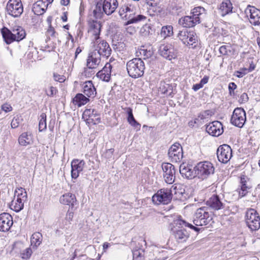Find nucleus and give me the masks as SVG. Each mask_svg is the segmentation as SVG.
Listing matches in <instances>:
<instances>
[{
  "instance_id": "obj_1",
  "label": "nucleus",
  "mask_w": 260,
  "mask_h": 260,
  "mask_svg": "<svg viewBox=\"0 0 260 260\" xmlns=\"http://www.w3.org/2000/svg\"><path fill=\"white\" fill-rule=\"evenodd\" d=\"M184 227H188L197 232L200 231V228L187 222L181 216L178 217L169 224V229L176 240L179 243L186 241L189 237V234Z\"/></svg>"
},
{
  "instance_id": "obj_2",
  "label": "nucleus",
  "mask_w": 260,
  "mask_h": 260,
  "mask_svg": "<svg viewBox=\"0 0 260 260\" xmlns=\"http://www.w3.org/2000/svg\"><path fill=\"white\" fill-rule=\"evenodd\" d=\"M206 14V10L203 7H195L191 10L190 15L181 17L179 19L178 23L183 27H192L204 20Z\"/></svg>"
},
{
  "instance_id": "obj_3",
  "label": "nucleus",
  "mask_w": 260,
  "mask_h": 260,
  "mask_svg": "<svg viewBox=\"0 0 260 260\" xmlns=\"http://www.w3.org/2000/svg\"><path fill=\"white\" fill-rule=\"evenodd\" d=\"M1 32L4 42L7 45L14 42H19L23 40L26 36L25 29L20 26L13 27L11 29L3 26L1 29Z\"/></svg>"
},
{
  "instance_id": "obj_4",
  "label": "nucleus",
  "mask_w": 260,
  "mask_h": 260,
  "mask_svg": "<svg viewBox=\"0 0 260 260\" xmlns=\"http://www.w3.org/2000/svg\"><path fill=\"white\" fill-rule=\"evenodd\" d=\"M118 7L117 0H104L103 2H98L93 13L96 18L102 17L104 14L110 15Z\"/></svg>"
},
{
  "instance_id": "obj_5",
  "label": "nucleus",
  "mask_w": 260,
  "mask_h": 260,
  "mask_svg": "<svg viewBox=\"0 0 260 260\" xmlns=\"http://www.w3.org/2000/svg\"><path fill=\"white\" fill-rule=\"evenodd\" d=\"M176 187H172L171 189L161 188L158 190L152 198V202L156 205L164 204L167 205L170 203L172 199L173 190H176ZM179 193L182 196V192L175 191V194Z\"/></svg>"
},
{
  "instance_id": "obj_6",
  "label": "nucleus",
  "mask_w": 260,
  "mask_h": 260,
  "mask_svg": "<svg viewBox=\"0 0 260 260\" xmlns=\"http://www.w3.org/2000/svg\"><path fill=\"white\" fill-rule=\"evenodd\" d=\"M145 64L140 58H135L126 63V69L129 76L133 78L142 77L144 73Z\"/></svg>"
},
{
  "instance_id": "obj_7",
  "label": "nucleus",
  "mask_w": 260,
  "mask_h": 260,
  "mask_svg": "<svg viewBox=\"0 0 260 260\" xmlns=\"http://www.w3.org/2000/svg\"><path fill=\"white\" fill-rule=\"evenodd\" d=\"M212 214L208 211L206 207L198 209L193 216V223L196 226H203L208 224H211L212 221Z\"/></svg>"
},
{
  "instance_id": "obj_8",
  "label": "nucleus",
  "mask_w": 260,
  "mask_h": 260,
  "mask_svg": "<svg viewBox=\"0 0 260 260\" xmlns=\"http://www.w3.org/2000/svg\"><path fill=\"white\" fill-rule=\"evenodd\" d=\"M197 176L203 180L213 175L214 173L213 165L208 161L200 162L194 167Z\"/></svg>"
},
{
  "instance_id": "obj_9",
  "label": "nucleus",
  "mask_w": 260,
  "mask_h": 260,
  "mask_svg": "<svg viewBox=\"0 0 260 260\" xmlns=\"http://www.w3.org/2000/svg\"><path fill=\"white\" fill-rule=\"evenodd\" d=\"M177 37L186 46L194 48L197 45V37L193 31H187L186 29L179 30Z\"/></svg>"
},
{
  "instance_id": "obj_10",
  "label": "nucleus",
  "mask_w": 260,
  "mask_h": 260,
  "mask_svg": "<svg viewBox=\"0 0 260 260\" xmlns=\"http://www.w3.org/2000/svg\"><path fill=\"white\" fill-rule=\"evenodd\" d=\"M245 220L247 225L251 231H256L260 228V217L254 209L247 210Z\"/></svg>"
},
{
  "instance_id": "obj_11",
  "label": "nucleus",
  "mask_w": 260,
  "mask_h": 260,
  "mask_svg": "<svg viewBox=\"0 0 260 260\" xmlns=\"http://www.w3.org/2000/svg\"><path fill=\"white\" fill-rule=\"evenodd\" d=\"M9 15L13 17H18L23 12V7L21 0H9L6 6Z\"/></svg>"
},
{
  "instance_id": "obj_12",
  "label": "nucleus",
  "mask_w": 260,
  "mask_h": 260,
  "mask_svg": "<svg viewBox=\"0 0 260 260\" xmlns=\"http://www.w3.org/2000/svg\"><path fill=\"white\" fill-rule=\"evenodd\" d=\"M246 119V112L242 108H236L233 112L231 122L236 126L241 128L243 126Z\"/></svg>"
},
{
  "instance_id": "obj_13",
  "label": "nucleus",
  "mask_w": 260,
  "mask_h": 260,
  "mask_svg": "<svg viewBox=\"0 0 260 260\" xmlns=\"http://www.w3.org/2000/svg\"><path fill=\"white\" fill-rule=\"evenodd\" d=\"M94 43L95 48L94 51L98 52L101 57L102 56L107 58L110 56L112 49L106 41L102 40L99 38L94 40Z\"/></svg>"
},
{
  "instance_id": "obj_14",
  "label": "nucleus",
  "mask_w": 260,
  "mask_h": 260,
  "mask_svg": "<svg viewBox=\"0 0 260 260\" xmlns=\"http://www.w3.org/2000/svg\"><path fill=\"white\" fill-rule=\"evenodd\" d=\"M168 154L172 162H180L183 158V150L181 145L178 143H174L169 148Z\"/></svg>"
},
{
  "instance_id": "obj_15",
  "label": "nucleus",
  "mask_w": 260,
  "mask_h": 260,
  "mask_svg": "<svg viewBox=\"0 0 260 260\" xmlns=\"http://www.w3.org/2000/svg\"><path fill=\"white\" fill-rule=\"evenodd\" d=\"M217 156L219 161L226 164L232 156V150L227 144L220 146L217 150Z\"/></svg>"
},
{
  "instance_id": "obj_16",
  "label": "nucleus",
  "mask_w": 260,
  "mask_h": 260,
  "mask_svg": "<svg viewBox=\"0 0 260 260\" xmlns=\"http://www.w3.org/2000/svg\"><path fill=\"white\" fill-rule=\"evenodd\" d=\"M161 167L164 171L165 182L168 184H172L174 182L175 178L176 171L174 166L170 163H164Z\"/></svg>"
},
{
  "instance_id": "obj_17",
  "label": "nucleus",
  "mask_w": 260,
  "mask_h": 260,
  "mask_svg": "<svg viewBox=\"0 0 260 260\" xmlns=\"http://www.w3.org/2000/svg\"><path fill=\"white\" fill-rule=\"evenodd\" d=\"M245 13L249 16V22L253 25H260V10L255 7L248 6Z\"/></svg>"
},
{
  "instance_id": "obj_18",
  "label": "nucleus",
  "mask_w": 260,
  "mask_h": 260,
  "mask_svg": "<svg viewBox=\"0 0 260 260\" xmlns=\"http://www.w3.org/2000/svg\"><path fill=\"white\" fill-rule=\"evenodd\" d=\"M159 53L163 57L171 60L177 57V52L170 44H161L159 48Z\"/></svg>"
},
{
  "instance_id": "obj_19",
  "label": "nucleus",
  "mask_w": 260,
  "mask_h": 260,
  "mask_svg": "<svg viewBox=\"0 0 260 260\" xmlns=\"http://www.w3.org/2000/svg\"><path fill=\"white\" fill-rule=\"evenodd\" d=\"M206 132L210 135L218 137L223 132L222 123L218 121H214L206 125Z\"/></svg>"
},
{
  "instance_id": "obj_20",
  "label": "nucleus",
  "mask_w": 260,
  "mask_h": 260,
  "mask_svg": "<svg viewBox=\"0 0 260 260\" xmlns=\"http://www.w3.org/2000/svg\"><path fill=\"white\" fill-rule=\"evenodd\" d=\"M13 223L12 216L8 213H3L0 214V231H8Z\"/></svg>"
},
{
  "instance_id": "obj_21",
  "label": "nucleus",
  "mask_w": 260,
  "mask_h": 260,
  "mask_svg": "<svg viewBox=\"0 0 260 260\" xmlns=\"http://www.w3.org/2000/svg\"><path fill=\"white\" fill-rule=\"evenodd\" d=\"M85 163L83 160L74 159L71 163V176L73 179H77L79 173L82 171Z\"/></svg>"
},
{
  "instance_id": "obj_22",
  "label": "nucleus",
  "mask_w": 260,
  "mask_h": 260,
  "mask_svg": "<svg viewBox=\"0 0 260 260\" xmlns=\"http://www.w3.org/2000/svg\"><path fill=\"white\" fill-rule=\"evenodd\" d=\"M179 171L183 177L187 179H192L197 175L194 167L192 166L182 164L180 166Z\"/></svg>"
},
{
  "instance_id": "obj_23",
  "label": "nucleus",
  "mask_w": 260,
  "mask_h": 260,
  "mask_svg": "<svg viewBox=\"0 0 260 260\" xmlns=\"http://www.w3.org/2000/svg\"><path fill=\"white\" fill-rule=\"evenodd\" d=\"M101 57L96 51H93L89 54L87 59V66L90 69H95L100 64Z\"/></svg>"
},
{
  "instance_id": "obj_24",
  "label": "nucleus",
  "mask_w": 260,
  "mask_h": 260,
  "mask_svg": "<svg viewBox=\"0 0 260 260\" xmlns=\"http://www.w3.org/2000/svg\"><path fill=\"white\" fill-rule=\"evenodd\" d=\"M206 205L212 209L219 210L223 208L224 204L220 197L217 194H213L207 201Z\"/></svg>"
},
{
  "instance_id": "obj_25",
  "label": "nucleus",
  "mask_w": 260,
  "mask_h": 260,
  "mask_svg": "<svg viewBox=\"0 0 260 260\" xmlns=\"http://www.w3.org/2000/svg\"><path fill=\"white\" fill-rule=\"evenodd\" d=\"M83 92L88 98H93L96 94V89L92 81H86L82 85Z\"/></svg>"
},
{
  "instance_id": "obj_26",
  "label": "nucleus",
  "mask_w": 260,
  "mask_h": 260,
  "mask_svg": "<svg viewBox=\"0 0 260 260\" xmlns=\"http://www.w3.org/2000/svg\"><path fill=\"white\" fill-rule=\"evenodd\" d=\"M89 31L92 32L94 36V40L100 38L101 33V24L97 20H90L88 21Z\"/></svg>"
},
{
  "instance_id": "obj_27",
  "label": "nucleus",
  "mask_w": 260,
  "mask_h": 260,
  "mask_svg": "<svg viewBox=\"0 0 260 260\" xmlns=\"http://www.w3.org/2000/svg\"><path fill=\"white\" fill-rule=\"evenodd\" d=\"M48 4H46L44 0L38 1L34 4L32 11L35 14L37 15H41L43 14L47 9Z\"/></svg>"
},
{
  "instance_id": "obj_28",
  "label": "nucleus",
  "mask_w": 260,
  "mask_h": 260,
  "mask_svg": "<svg viewBox=\"0 0 260 260\" xmlns=\"http://www.w3.org/2000/svg\"><path fill=\"white\" fill-rule=\"evenodd\" d=\"M126 16V18L124 19L126 21L125 25L137 23L146 19V17L143 15L136 14L135 11L131 15Z\"/></svg>"
},
{
  "instance_id": "obj_29",
  "label": "nucleus",
  "mask_w": 260,
  "mask_h": 260,
  "mask_svg": "<svg viewBox=\"0 0 260 260\" xmlns=\"http://www.w3.org/2000/svg\"><path fill=\"white\" fill-rule=\"evenodd\" d=\"M84 115H88V120L93 124H96L100 122L101 118L98 111L94 109H86L84 112Z\"/></svg>"
},
{
  "instance_id": "obj_30",
  "label": "nucleus",
  "mask_w": 260,
  "mask_h": 260,
  "mask_svg": "<svg viewBox=\"0 0 260 260\" xmlns=\"http://www.w3.org/2000/svg\"><path fill=\"white\" fill-rule=\"evenodd\" d=\"M59 201L62 204L69 205L73 207L77 200L75 194L67 193L60 197Z\"/></svg>"
},
{
  "instance_id": "obj_31",
  "label": "nucleus",
  "mask_w": 260,
  "mask_h": 260,
  "mask_svg": "<svg viewBox=\"0 0 260 260\" xmlns=\"http://www.w3.org/2000/svg\"><path fill=\"white\" fill-rule=\"evenodd\" d=\"M134 11V7L131 5L124 4L120 7L118 14L120 18L124 20L126 16L125 15H131Z\"/></svg>"
},
{
  "instance_id": "obj_32",
  "label": "nucleus",
  "mask_w": 260,
  "mask_h": 260,
  "mask_svg": "<svg viewBox=\"0 0 260 260\" xmlns=\"http://www.w3.org/2000/svg\"><path fill=\"white\" fill-rule=\"evenodd\" d=\"M233 5L230 0H225L220 5L219 12L221 16L224 17L232 12Z\"/></svg>"
},
{
  "instance_id": "obj_33",
  "label": "nucleus",
  "mask_w": 260,
  "mask_h": 260,
  "mask_svg": "<svg viewBox=\"0 0 260 260\" xmlns=\"http://www.w3.org/2000/svg\"><path fill=\"white\" fill-rule=\"evenodd\" d=\"M82 93H77L73 99V103L78 107H81L87 103L89 100Z\"/></svg>"
},
{
  "instance_id": "obj_34",
  "label": "nucleus",
  "mask_w": 260,
  "mask_h": 260,
  "mask_svg": "<svg viewBox=\"0 0 260 260\" xmlns=\"http://www.w3.org/2000/svg\"><path fill=\"white\" fill-rule=\"evenodd\" d=\"M250 187L247 184L246 178L245 176L241 177L240 189L239 191V196L241 197L245 196L248 192Z\"/></svg>"
},
{
  "instance_id": "obj_35",
  "label": "nucleus",
  "mask_w": 260,
  "mask_h": 260,
  "mask_svg": "<svg viewBox=\"0 0 260 260\" xmlns=\"http://www.w3.org/2000/svg\"><path fill=\"white\" fill-rule=\"evenodd\" d=\"M42 241V235L39 232L34 233L31 237V245H34L36 247L40 245Z\"/></svg>"
},
{
  "instance_id": "obj_36",
  "label": "nucleus",
  "mask_w": 260,
  "mask_h": 260,
  "mask_svg": "<svg viewBox=\"0 0 260 260\" xmlns=\"http://www.w3.org/2000/svg\"><path fill=\"white\" fill-rule=\"evenodd\" d=\"M19 144L22 146H26L30 144V135H28L27 133H22L18 139Z\"/></svg>"
},
{
  "instance_id": "obj_37",
  "label": "nucleus",
  "mask_w": 260,
  "mask_h": 260,
  "mask_svg": "<svg viewBox=\"0 0 260 260\" xmlns=\"http://www.w3.org/2000/svg\"><path fill=\"white\" fill-rule=\"evenodd\" d=\"M26 200H22V199L19 198V197H17V199L15 201H13L12 202V205L14 206V210L16 212H19L21 210L24 206V203Z\"/></svg>"
},
{
  "instance_id": "obj_38",
  "label": "nucleus",
  "mask_w": 260,
  "mask_h": 260,
  "mask_svg": "<svg viewBox=\"0 0 260 260\" xmlns=\"http://www.w3.org/2000/svg\"><path fill=\"white\" fill-rule=\"evenodd\" d=\"M173 34V28L171 25H167L163 26L161 28L160 35L161 37L166 38L167 37H170Z\"/></svg>"
},
{
  "instance_id": "obj_39",
  "label": "nucleus",
  "mask_w": 260,
  "mask_h": 260,
  "mask_svg": "<svg viewBox=\"0 0 260 260\" xmlns=\"http://www.w3.org/2000/svg\"><path fill=\"white\" fill-rule=\"evenodd\" d=\"M47 127L46 125V115L44 113H42L40 115V119L39 123V130L42 132L45 130Z\"/></svg>"
},
{
  "instance_id": "obj_40",
  "label": "nucleus",
  "mask_w": 260,
  "mask_h": 260,
  "mask_svg": "<svg viewBox=\"0 0 260 260\" xmlns=\"http://www.w3.org/2000/svg\"><path fill=\"white\" fill-rule=\"evenodd\" d=\"M144 250L141 248L133 250V260H143Z\"/></svg>"
},
{
  "instance_id": "obj_41",
  "label": "nucleus",
  "mask_w": 260,
  "mask_h": 260,
  "mask_svg": "<svg viewBox=\"0 0 260 260\" xmlns=\"http://www.w3.org/2000/svg\"><path fill=\"white\" fill-rule=\"evenodd\" d=\"M16 197H19L22 200H26L27 192L25 189L21 187L18 188V190H15L14 197L15 198Z\"/></svg>"
},
{
  "instance_id": "obj_42",
  "label": "nucleus",
  "mask_w": 260,
  "mask_h": 260,
  "mask_svg": "<svg viewBox=\"0 0 260 260\" xmlns=\"http://www.w3.org/2000/svg\"><path fill=\"white\" fill-rule=\"evenodd\" d=\"M140 54L143 56V59H145L150 57L152 54L153 52L151 50H147V49H141L140 50Z\"/></svg>"
},
{
  "instance_id": "obj_43",
  "label": "nucleus",
  "mask_w": 260,
  "mask_h": 260,
  "mask_svg": "<svg viewBox=\"0 0 260 260\" xmlns=\"http://www.w3.org/2000/svg\"><path fill=\"white\" fill-rule=\"evenodd\" d=\"M32 254V250L30 248H27L20 253V257L23 259L29 258Z\"/></svg>"
},
{
  "instance_id": "obj_44",
  "label": "nucleus",
  "mask_w": 260,
  "mask_h": 260,
  "mask_svg": "<svg viewBox=\"0 0 260 260\" xmlns=\"http://www.w3.org/2000/svg\"><path fill=\"white\" fill-rule=\"evenodd\" d=\"M96 76L104 81H109L111 77L107 73V75L103 71H99L96 74Z\"/></svg>"
},
{
  "instance_id": "obj_45",
  "label": "nucleus",
  "mask_w": 260,
  "mask_h": 260,
  "mask_svg": "<svg viewBox=\"0 0 260 260\" xmlns=\"http://www.w3.org/2000/svg\"><path fill=\"white\" fill-rule=\"evenodd\" d=\"M231 47L229 46L223 45L219 49V51L220 54L226 55H228V52L230 51Z\"/></svg>"
},
{
  "instance_id": "obj_46",
  "label": "nucleus",
  "mask_w": 260,
  "mask_h": 260,
  "mask_svg": "<svg viewBox=\"0 0 260 260\" xmlns=\"http://www.w3.org/2000/svg\"><path fill=\"white\" fill-rule=\"evenodd\" d=\"M126 113L128 115L127 121L129 123V124L133 122L134 121L136 120L133 114V110L131 108H128L127 109Z\"/></svg>"
},
{
  "instance_id": "obj_47",
  "label": "nucleus",
  "mask_w": 260,
  "mask_h": 260,
  "mask_svg": "<svg viewBox=\"0 0 260 260\" xmlns=\"http://www.w3.org/2000/svg\"><path fill=\"white\" fill-rule=\"evenodd\" d=\"M21 120V119L18 116L14 117L11 122V127L13 128H17L19 126Z\"/></svg>"
},
{
  "instance_id": "obj_48",
  "label": "nucleus",
  "mask_w": 260,
  "mask_h": 260,
  "mask_svg": "<svg viewBox=\"0 0 260 260\" xmlns=\"http://www.w3.org/2000/svg\"><path fill=\"white\" fill-rule=\"evenodd\" d=\"M93 69L89 68L87 67V68H85L84 72L82 73V75L85 76L86 78H89L91 76L94 74L93 71L92 70Z\"/></svg>"
},
{
  "instance_id": "obj_49",
  "label": "nucleus",
  "mask_w": 260,
  "mask_h": 260,
  "mask_svg": "<svg viewBox=\"0 0 260 260\" xmlns=\"http://www.w3.org/2000/svg\"><path fill=\"white\" fill-rule=\"evenodd\" d=\"M111 69H112V66L109 63H106L104 67L103 68L102 70L100 71H103V73H105V74L107 75V73L111 76Z\"/></svg>"
},
{
  "instance_id": "obj_50",
  "label": "nucleus",
  "mask_w": 260,
  "mask_h": 260,
  "mask_svg": "<svg viewBox=\"0 0 260 260\" xmlns=\"http://www.w3.org/2000/svg\"><path fill=\"white\" fill-rule=\"evenodd\" d=\"M53 78L56 81H58L60 83L63 82L65 81V78L64 76L60 75L57 73H53Z\"/></svg>"
},
{
  "instance_id": "obj_51",
  "label": "nucleus",
  "mask_w": 260,
  "mask_h": 260,
  "mask_svg": "<svg viewBox=\"0 0 260 260\" xmlns=\"http://www.w3.org/2000/svg\"><path fill=\"white\" fill-rule=\"evenodd\" d=\"M249 73L248 72L247 69L246 68H242L240 71H238L236 72V76L238 78H242L244 75Z\"/></svg>"
},
{
  "instance_id": "obj_52",
  "label": "nucleus",
  "mask_w": 260,
  "mask_h": 260,
  "mask_svg": "<svg viewBox=\"0 0 260 260\" xmlns=\"http://www.w3.org/2000/svg\"><path fill=\"white\" fill-rule=\"evenodd\" d=\"M151 28L150 26L146 25L144 26L141 29V32L143 33L145 36L148 35L150 33V30Z\"/></svg>"
},
{
  "instance_id": "obj_53",
  "label": "nucleus",
  "mask_w": 260,
  "mask_h": 260,
  "mask_svg": "<svg viewBox=\"0 0 260 260\" xmlns=\"http://www.w3.org/2000/svg\"><path fill=\"white\" fill-rule=\"evenodd\" d=\"M248 96L247 93H242L239 99V102L240 104L245 103L248 101Z\"/></svg>"
},
{
  "instance_id": "obj_54",
  "label": "nucleus",
  "mask_w": 260,
  "mask_h": 260,
  "mask_svg": "<svg viewBox=\"0 0 260 260\" xmlns=\"http://www.w3.org/2000/svg\"><path fill=\"white\" fill-rule=\"evenodd\" d=\"M47 35L52 37H55L56 32L54 30V28L52 26H49L47 30Z\"/></svg>"
},
{
  "instance_id": "obj_55",
  "label": "nucleus",
  "mask_w": 260,
  "mask_h": 260,
  "mask_svg": "<svg viewBox=\"0 0 260 260\" xmlns=\"http://www.w3.org/2000/svg\"><path fill=\"white\" fill-rule=\"evenodd\" d=\"M114 151V149L113 148H111L107 150L104 154L105 157L107 158H111L112 156H113Z\"/></svg>"
},
{
  "instance_id": "obj_56",
  "label": "nucleus",
  "mask_w": 260,
  "mask_h": 260,
  "mask_svg": "<svg viewBox=\"0 0 260 260\" xmlns=\"http://www.w3.org/2000/svg\"><path fill=\"white\" fill-rule=\"evenodd\" d=\"M2 110L7 113L11 111L12 110V107L10 105L5 104L2 106Z\"/></svg>"
},
{
  "instance_id": "obj_57",
  "label": "nucleus",
  "mask_w": 260,
  "mask_h": 260,
  "mask_svg": "<svg viewBox=\"0 0 260 260\" xmlns=\"http://www.w3.org/2000/svg\"><path fill=\"white\" fill-rule=\"evenodd\" d=\"M57 89L55 87L53 86L50 87V89L49 91L47 93V94L49 96H53V95L55 94L57 92Z\"/></svg>"
},
{
  "instance_id": "obj_58",
  "label": "nucleus",
  "mask_w": 260,
  "mask_h": 260,
  "mask_svg": "<svg viewBox=\"0 0 260 260\" xmlns=\"http://www.w3.org/2000/svg\"><path fill=\"white\" fill-rule=\"evenodd\" d=\"M133 127L136 129L137 131H139L141 127V124L136 120L129 123Z\"/></svg>"
},
{
  "instance_id": "obj_59",
  "label": "nucleus",
  "mask_w": 260,
  "mask_h": 260,
  "mask_svg": "<svg viewBox=\"0 0 260 260\" xmlns=\"http://www.w3.org/2000/svg\"><path fill=\"white\" fill-rule=\"evenodd\" d=\"M237 87V85L234 82H231L229 83L228 86L229 91L231 92L232 90H234Z\"/></svg>"
},
{
  "instance_id": "obj_60",
  "label": "nucleus",
  "mask_w": 260,
  "mask_h": 260,
  "mask_svg": "<svg viewBox=\"0 0 260 260\" xmlns=\"http://www.w3.org/2000/svg\"><path fill=\"white\" fill-rule=\"evenodd\" d=\"M203 87V86L201 84V83L200 82L199 83H197V84H194L193 86H192V89L194 91H198V90H199L200 89L202 88V87Z\"/></svg>"
},
{
  "instance_id": "obj_61",
  "label": "nucleus",
  "mask_w": 260,
  "mask_h": 260,
  "mask_svg": "<svg viewBox=\"0 0 260 260\" xmlns=\"http://www.w3.org/2000/svg\"><path fill=\"white\" fill-rule=\"evenodd\" d=\"M209 78L207 76H204L203 79L200 81L201 84L204 86V84H206L208 81Z\"/></svg>"
},
{
  "instance_id": "obj_62",
  "label": "nucleus",
  "mask_w": 260,
  "mask_h": 260,
  "mask_svg": "<svg viewBox=\"0 0 260 260\" xmlns=\"http://www.w3.org/2000/svg\"><path fill=\"white\" fill-rule=\"evenodd\" d=\"M67 13V12H64L61 16V19L63 22H66L68 20Z\"/></svg>"
},
{
  "instance_id": "obj_63",
  "label": "nucleus",
  "mask_w": 260,
  "mask_h": 260,
  "mask_svg": "<svg viewBox=\"0 0 260 260\" xmlns=\"http://www.w3.org/2000/svg\"><path fill=\"white\" fill-rule=\"evenodd\" d=\"M73 217V213L72 212L68 211L67 214L66 218L67 219H68L69 220H72Z\"/></svg>"
},
{
  "instance_id": "obj_64",
  "label": "nucleus",
  "mask_w": 260,
  "mask_h": 260,
  "mask_svg": "<svg viewBox=\"0 0 260 260\" xmlns=\"http://www.w3.org/2000/svg\"><path fill=\"white\" fill-rule=\"evenodd\" d=\"M255 66L253 63H251L250 64L249 68L248 69H247L248 72H252L253 70H254L255 69Z\"/></svg>"
}]
</instances>
